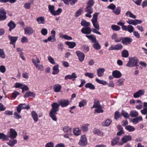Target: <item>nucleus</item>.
Listing matches in <instances>:
<instances>
[{
  "label": "nucleus",
  "mask_w": 147,
  "mask_h": 147,
  "mask_svg": "<svg viewBox=\"0 0 147 147\" xmlns=\"http://www.w3.org/2000/svg\"><path fill=\"white\" fill-rule=\"evenodd\" d=\"M7 25L9 27V30L10 32L14 29L16 26L15 24L12 21H10L8 23Z\"/></svg>",
  "instance_id": "nucleus-20"
},
{
  "label": "nucleus",
  "mask_w": 147,
  "mask_h": 147,
  "mask_svg": "<svg viewBox=\"0 0 147 147\" xmlns=\"http://www.w3.org/2000/svg\"><path fill=\"white\" fill-rule=\"evenodd\" d=\"M112 74L113 77L117 78H120L122 76L121 73L118 70H115L113 71Z\"/></svg>",
  "instance_id": "nucleus-19"
},
{
  "label": "nucleus",
  "mask_w": 147,
  "mask_h": 147,
  "mask_svg": "<svg viewBox=\"0 0 147 147\" xmlns=\"http://www.w3.org/2000/svg\"><path fill=\"white\" fill-rule=\"evenodd\" d=\"M71 80H72L73 81H74L75 79L77 78V76L76 74L75 73H73L71 75Z\"/></svg>",
  "instance_id": "nucleus-61"
},
{
  "label": "nucleus",
  "mask_w": 147,
  "mask_h": 147,
  "mask_svg": "<svg viewBox=\"0 0 147 147\" xmlns=\"http://www.w3.org/2000/svg\"><path fill=\"white\" fill-rule=\"evenodd\" d=\"M35 96V94L33 92H26L24 95V97L25 98H27L30 97H32L34 98Z\"/></svg>",
  "instance_id": "nucleus-24"
},
{
  "label": "nucleus",
  "mask_w": 147,
  "mask_h": 147,
  "mask_svg": "<svg viewBox=\"0 0 147 147\" xmlns=\"http://www.w3.org/2000/svg\"><path fill=\"white\" fill-rule=\"evenodd\" d=\"M31 3H26L24 5V7L26 9H30L31 7Z\"/></svg>",
  "instance_id": "nucleus-63"
},
{
  "label": "nucleus",
  "mask_w": 147,
  "mask_h": 147,
  "mask_svg": "<svg viewBox=\"0 0 147 147\" xmlns=\"http://www.w3.org/2000/svg\"><path fill=\"white\" fill-rule=\"evenodd\" d=\"M30 109V106L29 105H26L25 104H20L16 107L17 111L18 113H20L21 110L22 109H26L27 110Z\"/></svg>",
  "instance_id": "nucleus-8"
},
{
  "label": "nucleus",
  "mask_w": 147,
  "mask_h": 147,
  "mask_svg": "<svg viewBox=\"0 0 147 147\" xmlns=\"http://www.w3.org/2000/svg\"><path fill=\"white\" fill-rule=\"evenodd\" d=\"M92 108H101V107L100 105L99 102L98 100L95 101L94 103V104Z\"/></svg>",
  "instance_id": "nucleus-43"
},
{
  "label": "nucleus",
  "mask_w": 147,
  "mask_h": 147,
  "mask_svg": "<svg viewBox=\"0 0 147 147\" xmlns=\"http://www.w3.org/2000/svg\"><path fill=\"white\" fill-rule=\"evenodd\" d=\"M95 80L98 83L103 85H105L107 84V82L103 80H100L98 78H96Z\"/></svg>",
  "instance_id": "nucleus-49"
},
{
  "label": "nucleus",
  "mask_w": 147,
  "mask_h": 147,
  "mask_svg": "<svg viewBox=\"0 0 147 147\" xmlns=\"http://www.w3.org/2000/svg\"><path fill=\"white\" fill-rule=\"evenodd\" d=\"M41 32L42 35L45 36L48 33V30L46 28H43L41 30Z\"/></svg>",
  "instance_id": "nucleus-59"
},
{
  "label": "nucleus",
  "mask_w": 147,
  "mask_h": 147,
  "mask_svg": "<svg viewBox=\"0 0 147 147\" xmlns=\"http://www.w3.org/2000/svg\"><path fill=\"white\" fill-rule=\"evenodd\" d=\"M105 71L104 68H100L97 69V72L98 77H102L103 75L104 72Z\"/></svg>",
  "instance_id": "nucleus-25"
},
{
  "label": "nucleus",
  "mask_w": 147,
  "mask_h": 147,
  "mask_svg": "<svg viewBox=\"0 0 147 147\" xmlns=\"http://www.w3.org/2000/svg\"><path fill=\"white\" fill-rule=\"evenodd\" d=\"M63 130L65 133L67 135H71V129L68 127L67 126L64 127Z\"/></svg>",
  "instance_id": "nucleus-18"
},
{
  "label": "nucleus",
  "mask_w": 147,
  "mask_h": 147,
  "mask_svg": "<svg viewBox=\"0 0 147 147\" xmlns=\"http://www.w3.org/2000/svg\"><path fill=\"white\" fill-rule=\"evenodd\" d=\"M59 104L56 102H53L51 105L52 108L50 110L49 115V117L54 121H56L57 120L56 115L57 112L59 111V106L62 107H65L68 106L70 103V101L67 99H61L58 101Z\"/></svg>",
  "instance_id": "nucleus-1"
},
{
  "label": "nucleus",
  "mask_w": 147,
  "mask_h": 147,
  "mask_svg": "<svg viewBox=\"0 0 147 147\" xmlns=\"http://www.w3.org/2000/svg\"><path fill=\"white\" fill-rule=\"evenodd\" d=\"M125 129L127 131L129 132L133 131L135 130V128L134 127L130 125L126 126Z\"/></svg>",
  "instance_id": "nucleus-40"
},
{
  "label": "nucleus",
  "mask_w": 147,
  "mask_h": 147,
  "mask_svg": "<svg viewBox=\"0 0 147 147\" xmlns=\"http://www.w3.org/2000/svg\"><path fill=\"white\" fill-rule=\"evenodd\" d=\"M111 28L114 31H119V30L121 29L120 27L115 25H112L111 26Z\"/></svg>",
  "instance_id": "nucleus-46"
},
{
  "label": "nucleus",
  "mask_w": 147,
  "mask_h": 147,
  "mask_svg": "<svg viewBox=\"0 0 147 147\" xmlns=\"http://www.w3.org/2000/svg\"><path fill=\"white\" fill-rule=\"evenodd\" d=\"M85 87L86 88H88L92 90H94L95 89V86L92 84L88 83L86 84Z\"/></svg>",
  "instance_id": "nucleus-30"
},
{
  "label": "nucleus",
  "mask_w": 147,
  "mask_h": 147,
  "mask_svg": "<svg viewBox=\"0 0 147 147\" xmlns=\"http://www.w3.org/2000/svg\"><path fill=\"white\" fill-rule=\"evenodd\" d=\"M0 57L2 59L5 58V55L4 50L2 49H0Z\"/></svg>",
  "instance_id": "nucleus-50"
},
{
  "label": "nucleus",
  "mask_w": 147,
  "mask_h": 147,
  "mask_svg": "<svg viewBox=\"0 0 147 147\" xmlns=\"http://www.w3.org/2000/svg\"><path fill=\"white\" fill-rule=\"evenodd\" d=\"M59 72L58 65H57L54 66L53 68L52 74L53 75L57 74L59 73Z\"/></svg>",
  "instance_id": "nucleus-29"
},
{
  "label": "nucleus",
  "mask_w": 147,
  "mask_h": 147,
  "mask_svg": "<svg viewBox=\"0 0 147 147\" xmlns=\"http://www.w3.org/2000/svg\"><path fill=\"white\" fill-rule=\"evenodd\" d=\"M21 41L22 43H27L28 41V39L25 36H23L21 38Z\"/></svg>",
  "instance_id": "nucleus-57"
},
{
  "label": "nucleus",
  "mask_w": 147,
  "mask_h": 147,
  "mask_svg": "<svg viewBox=\"0 0 147 147\" xmlns=\"http://www.w3.org/2000/svg\"><path fill=\"white\" fill-rule=\"evenodd\" d=\"M127 22L129 25L125 27L123 30L127 31L130 33L133 32L134 31V28L131 25L135 26L138 24H140L142 22V20L137 19H128Z\"/></svg>",
  "instance_id": "nucleus-2"
},
{
  "label": "nucleus",
  "mask_w": 147,
  "mask_h": 147,
  "mask_svg": "<svg viewBox=\"0 0 147 147\" xmlns=\"http://www.w3.org/2000/svg\"><path fill=\"white\" fill-rule=\"evenodd\" d=\"M17 140H10L7 144L9 146L13 147L15 144H17Z\"/></svg>",
  "instance_id": "nucleus-28"
},
{
  "label": "nucleus",
  "mask_w": 147,
  "mask_h": 147,
  "mask_svg": "<svg viewBox=\"0 0 147 147\" xmlns=\"http://www.w3.org/2000/svg\"><path fill=\"white\" fill-rule=\"evenodd\" d=\"M115 5L113 3L110 4L107 7L108 8L112 10L113 11L115 9Z\"/></svg>",
  "instance_id": "nucleus-64"
},
{
  "label": "nucleus",
  "mask_w": 147,
  "mask_h": 147,
  "mask_svg": "<svg viewBox=\"0 0 147 147\" xmlns=\"http://www.w3.org/2000/svg\"><path fill=\"white\" fill-rule=\"evenodd\" d=\"M79 144L82 146H85L87 144V139L85 135L81 136Z\"/></svg>",
  "instance_id": "nucleus-14"
},
{
  "label": "nucleus",
  "mask_w": 147,
  "mask_h": 147,
  "mask_svg": "<svg viewBox=\"0 0 147 147\" xmlns=\"http://www.w3.org/2000/svg\"><path fill=\"white\" fill-rule=\"evenodd\" d=\"M81 24L82 26L85 27L81 29V31L82 33L85 34H89L91 33L92 30L89 27L90 25L89 22H87L85 20H82Z\"/></svg>",
  "instance_id": "nucleus-3"
},
{
  "label": "nucleus",
  "mask_w": 147,
  "mask_h": 147,
  "mask_svg": "<svg viewBox=\"0 0 147 147\" xmlns=\"http://www.w3.org/2000/svg\"><path fill=\"white\" fill-rule=\"evenodd\" d=\"M132 137L129 135H125L121 138V142H119L118 145L119 146L123 145L124 143L131 140Z\"/></svg>",
  "instance_id": "nucleus-7"
},
{
  "label": "nucleus",
  "mask_w": 147,
  "mask_h": 147,
  "mask_svg": "<svg viewBox=\"0 0 147 147\" xmlns=\"http://www.w3.org/2000/svg\"><path fill=\"white\" fill-rule=\"evenodd\" d=\"M20 94V93L17 91H14L12 94L11 97L12 98H15L17 96Z\"/></svg>",
  "instance_id": "nucleus-60"
},
{
  "label": "nucleus",
  "mask_w": 147,
  "mask_h": 147,
  "mask_svg": "<svg viewBox=\"0 0 147 147\" xmlns=\"http://www.w3.org/2000/svg\"><path fill=\"white\" fill-rule=\"evenodd\" d=\"M36 21L37 22L38 24H44L45 23V18L43 16H40L37 18L36 19Z\"/></svg>",
  "instance_id": "nucleus-21"
},
{
  "label": "nucleus",
  "mask_w": 147,
  "mask_h": 147,
  "mask_svg": "<svg viewBox=\"0 0 147 147\" xmlns=\"http://www.w3.org/2000/svg\"><path fill=\"white\" fill-rule=\"evenodd\" d=\"M54 8L55 7L54 5H49L48 6L49 10L51 13L52 15L55 11Z\"/></svg>",
  "instance_id": "nucleus-45"
},
{
  "label": "nucleus",
  "mask_w": 147,
  "mask_h": 147,
  "mask_svg": "<svg viewBox=\"0 0 147 147\" xmlns=\"http://www.w3.org/2000/svg\"><path fill=\"white\" fill-rule=\"evenodd\" d=\"M25 34L30 36L32 35L34 32L33 28L30 26H27L24 28Z\"/></svg>",
  "instance_id": "nucleus-9"
},
{
  "label": "nucleus",
  "mask_w": 147,
  "mask_h": 147,
  "mask_svg": "<svg viewBox=\"0 0 147 147\" xmlns=\"http://www.w3.org/2000/svg\"><path fill=\"white\" fill-rule=\"evenodd\" d=\"M115 45V50H121L123 48V46L121 44H118Z\"/></svg>",
  "instance_id": "nucleus-53"
},
{
  "label": "nucleus",
  "mask_w": 147,
  "mask_h": 147,
  "mask_svg": "<svg viewBox=\"0 0 147 147\" xmlns=\"http://www.w3.org/2000/svg\"><path fill=\"white\" fill-rule=\"evenodd\" d=\"M32 61L36 69L40 71H43L44 70L43 66L40 64H38L40 63V61L37 57H36V60L34 58H32Z\"/></svg>",
  "instance_id": "nucleus-6"
},
{
  "label": "nucleus",
  "mask_w": 147,
  "mask_h": 147,
  "mask_svg": "<svg viewBox=\"0 0 147 147\" xmlns=\"http://www.w3.org/2000/svg\"><path fill=\"white\" fill-rule=\"evenodd\" d=\"M73 132L74 135L78 136L81 134V131L78 128H76L73 129Z\"/></svg>",
  "instance_id": "nucleus-35"
},
{
  "label": "nucleus",
  "mask_w": 147,
  "mask_h": 147,
  "mask_svg": "<svg viewBox=\"0 0 147 147\" xmlns=\"http://www.w3.org/2000/svg\"><path fill=\"white\" fill-rule=\"evenodd\" d=\"M122 56L125 58L129 56V53L126 50H123L121 52Z\"/></svg>",
  "instance_id": "nucleus-44"
},
{
  "label": "nucleus",
  "mask_w": 147,
  "mask_h": 147,
  "mask_svg": "<svg viewBox=\"0 0 147 147\" xmlns=\"http://www.w3.org/2000/svg\"><path fill=\"white\" fill-rule=\"evenodd\" d=\"M9 39L10 41V42L11 44H14L16 42V41L18 39V37L17 36H12L10 35H9L8 36Z\"/></svg>",
  "instance_id": "nucleus-22"
},
{
  "label": "nucleus",
  "mask_w": 147,
  "mask_h": 147,
  "mask_svg": "<svg viewBox=\"0 0 147 147\" xmlns=\"http://www.w3.org/2000/svg\"><path fill=\"white\" fill-rule=\"evenodd\" d=\"M119 140V138L118 137L115 138L111 141V144L112 146H114L116 144Z\"/></svg>",
  "instance_id": "nucleus-41"
},
{
  "label": "nucleus",
  "mask_w": 147,
  "mask_h": 147,
  "mask_svg": "<svg viewBox=\"0 0 147 147\" xmlns=\"http://www.w3.org/2000/svg\"><path fill=\"white\" fill-rule=\"evenodd\" d=\"M86 37L90 39L91 40V42L93 43H94L97 41L94 35H91L90 36H88L87 35H86Z\"/></svg>",
  "instance_id": "nucleus-27"
},
{
  "label": "nucleus",
  "mask_w": 147,
  "mask_h": 147,
  "mask_svg": "<svg viewBox=\"0 0 147 147\" xmlns=\"http://www.w3.org/2000/svg\"><path fill=\"white\" fill-rule=\"evenodd\" d=\"M62 11V9L61 8H59L57 10L54 11L53 15L54 16L58 15L60 14Z\"/></svg>",
  "instance_id": "nucleus-51"
},
{
  "label": "nucleus",
  "mask_w": 147,
  "mask_h": 147,
  "mask_svg": "<svg viewBox=\"0 0 147 147\" xmlns=\"http://www.w3.org/2000/svg\"><path fill=\"white\" fill-rule=\"evenodd\" d=\"M0 139H2L3 141L8 140H9L7 136L3 133H0Z\"/></svg>",
  "instance_id": "nucleus-42"
},
{
  "label": "nucleus",
  "mask_w": 147,
  "mask_h": 147,
  "mask_svg": "<svg viewBox=\"0 0 147 147\" xmlns=\"http://www.w3.org/2000/svg\"><path fill=\"white\" fill-rule=\"evenodd\" d=\"M60 37H62L65 39L67 40H71L72 39V38L71 36H69L67 35H63L60 36Z\"/></svg>",
  "instance_id": "nucleus-55"
},
{
  "label": "nucleus",
  "mask_w": 147,
  "mask_h": 147,
  "mask_svg": "<svg viewBox=\"0 0 147 147\" xmlns=\"http://www.w3.org/2000/svg\"><path fill=\"white\" fill-rule=\"evenodd\" d=\"M6 13L4 9L1 8L0 9V21H3L7 18Z\"/></svg>",
  "instance_id": "nucleus-11"
},
{
  "label": "nucleus",
  "mask_w": 147,
  "mask_h": 147,
  "mask_svg": "<svg viewBox=\"0 0 147 147\" xmlns=\"http://www.w3.org/2000/svg\"><path fill=\"white\" fill-rule=\"evenodd\" d=\"M121 117V115L119 113L118 111H116L115 113L114 118L117 120L119 118Z\"/></svg>",
  "instance_id": "nucleus-52"
},
{
  "label": "nucleus",
  "mask_w": 147,
  "mask_h": 147,
  "mask_svg": "<svg viewBox=\"0 0 147 147\" xmlns=\"http://www.w3.org/2000/svg\"><path fill=\"white\" fill-rule=\"evenodd\" d=\"M129 61L126 65V67H132L135 66H138V60L136 57H129Z\"/></svg>",
  "instance_id": "nucleus-4"
},
{
  "label": "nucleus",
  "mask_w": 147,
  "mask_h": 147,
  "mask_svg": "<svg viewBox=\"0 0 147 147\" xmlns=\"http://www.w3.org/2000/svg\"><path fill=\"white\" fill-rule=\"evenodd\" d=\"M20 113L15 112L14 113L13 117L16 119H20L21 118V116L20 115Z\"/></svg>",
  "instance_id": "nucleus-47"
},
{
  "label": "nucleus",
  "mask_w": 147,
  "mask_h": 147,
  "mask_svg": "<svg viewBox=\"0 0 147 147\" xmlns=\"http://www.w3.org/2000/svg\"><path fill=\"white\" fill-rule=\"evenodd\" d=\"M93 132L94 134H96L99 136H103L104 135L103 132H101L99 130L96 129H94L93 131Z\"/></svg>",
  "instance_id": "nucleus-33"
},
{
  "label": "nucleus",
  "mask_w": 147,
  "mask_h": 147,
  "mask_svg": "<svg viewBox=\"0 0 147 147\" xmlns=\"http://www.w3.org/2000/svg\"><path fill=\"white\" fill-rule=\"evenodd\" d=\"M121 114L123 116L126 118H128L129 117V116L128 113L125 111L123 110H122V111Z\"/></svg>",
  "instance_id": "nucleus-48"
},
{
  "label": "nucleus",
  "mask_w": 147,
  "mask_h": 147,
  "mask_svg": "<svg viewBox=\"0 0 147 147\" xmlns=\"http://www.w3.org/2000/svg\"><path fill=\"white\" fill-rule=\"evenodd\" d=\"M143 119L141 116H139L133 119L132 121V122L135 124L138 123L139 121H142Z\"/></svg>",
  "instance_id": "nucleus-26"
},
{
  "label": "nucleus",
  "mask_w": 147,
  "mask_h": 147,
  "mask_svg": "<svg viewBox=\"0 0 147 147\" xmlns=\"http://www.w3.org/2000/svg\"><path fill=\"white\" fill-rule=\"evenodd\" d=\"M99 13L95 12L93 14L92 19H91V21L93 26L94 28L98 30L100 29L99 25L98 22V16Z\"/></svg>",
  "instance_id": "nucleus-5"
},
{
  "label": "nucleus",
  "mask_w": 147,
  "mask_h": 147,
  "mask_svg": "<svg viewBox=\"0 0 147 147\" xmlns=\"http://www.w3.org/2000/svg\"><path fill=\"white\" fill-rule=\"evenodd\" d=\"M31 114L32 117L34 121L36 122H37L38 121V115L36 111H32L31 113Z\"/></svg>",
  "instance_id": "nucleus-23"
},
{
  "label": "nucleus",
  "mask_w": 147,
  "mask_h": 147,
  "mask_svg": "<svg viewBox=\"0 0 147 147\" xmlns=\"http://www.w3.org/2000/svg\"><path fill=\"white\" fill-rule=\"evenodd\" d=\"M65 43L68 46L69 48L71 49L74 48L76 45V43L73 42L67 41L65 42Z\"/></svg>",
  "instance_id": "nucleus-32"
},
{
  "label": "nucleus",
  "mask_w": 147,
  "mask_h": 147,
  "mask_svg": "<svg viewBox=\"0 0 147 147\" xmlns=\"http://www.w3.org/2000/svg\"><path fill=\"white\" fill-rule=\"evenodd\" d=\"M138 115V112L136 111H130L129 113L130 116L131 117H137Z\"/></svg>",
  "instance_id": "nucleus-37"
},
{
  "label": "nucleus",
  "mask_w": 147,
  "mask_h": 147,
  "mask_svg": "<svg viewBox=\"0 0 147 147\" xmlns=\"http://www.w3.org/2000/svg\"><path fill=\"white\" fill-rule=\"evenodd\" d=\"M61 88V86L59 84L55 85L53 87L54 91L57 92H59L60 91Z\"/></svg>",
  "instance_id": "nucleus-31"
},
{
  "label": "nucleus",
  "mask_w": 147,
  "mask_h": 147,
  "mask_svg": "<svg viewBox=\"0 0 147 147\" xmlns=\"http://www.w3.org/2000/svg\"><path fill=\"white\" fill-rule=\"evenodd\" d=\"M122 43L123 44L127 45L130 44L132 41V39L129 37H126L125 38L122 37Z\"/></svg>",
  "instance_id": "nucleus-13"
},
{
  "label": "nucleus",
  "mask_w": 147,
  "mask_h": 147,
  "mask_svg": "<svg viewBox=\"0 0 147 147\" xmlns=\"http://www.w3.org/2000/svg\"><path fill=\"white\" fill-rule=\"evenodd\" d=\"M89 125V124H84L81 126V129L83 131L87 132L88 130V127Z\"/></svg>",
  "instance_id": "nucleus-38"
},
{
  "label": "nucleus",
  "mask_w": 147,
  "mask_h": 147,
  "mask_svg": "<svg viewBox=\"0 0 147 147\" xmlns=\"http://www.w3.org/2000/svg\"><path fill=\"white\" fill-rule=\"evenodd\" d=\"M145 91L143 90H140L136 92L134 94V96L135 98H138L140 96L144 95Z\"/></svg>",
  "instance_id": "nucleus-17"
},
{
  "label": "nucleus",
  "mask_w": 147,
  "mask_h": 147,
  "mask_svg": "<svg viewBox=\"0 0 147 147\" xmlns=\"http://www.w3.org/2000/svg\"><path fill=\"white\" fill-rule=\"evenodd\" d=\"M92 46L96 50H99L101 48V46L98 41L94 43Z\"/></svg>",
  "instance_id": "nucleus-36"
},
{
  "label": "nucleus",
  "mask_w": 147,
  "mask_h": 147,
  "mask_svg": "<svg viewBox=\"0 0 147 147\" xmlns=\"http://www.w3.org/2000/svg\"><path fill=\"white\" fill-rule=\"evenodd\" d=\"M87 103L86 100L83 99L79 102L78 106L80 107H84L86 104Z\"/></svg>",
  "instance_id": "nucleus-34"
},
{
  "label": "nucleus",
  "mask_w": 147,
  "mask_h": 147,
  "mask_svg": "<svg viewBox=\"0 0 147 147\" xmlns=\"http://www.w3.org/2000/svg\"><path fill=\"white\" fill-rule=\"evenodd\" d=\"M48 60L49 62L52 64H55V63L54 60V59L51 56H49L48 57Z\"/></svg>",
  "instance_id": "nucleus-58"
},
{
  "label": "nucleus",
  "mask_w": 147,
  "mask_h": 147,
  "mask_svg": "<svg viewBox=\"0 0 147 147\" xmlns=\"http://www.w3.org/2000/svg\"><path fill=\"white\" fill-rule=\"evenodd\" d=\"M84 10L87 13L85 15V16L90 18H91L92 17L91 14L93 12V8L92 7L87 6L84 9Z\"/></svg>",
  "instance_id": "nucleus-12"
},
{
  "label": "nucleus",
  "mask_w": 147,
  "mask_h": 147,
  "mask_svg": "<svg viewBox=\"0 0 147 147\" xmlns=\"http://www.w3.org/2000/svg\"><path fill=\"white\" fill-rule=\"evenodd\" d=\"M121 11V7H118L113 10V12L115 15H118L120 14Z\"/></svg>",
  "instance_id": "nucleus-39"
},
{
  "label": "nucleus",
  "mask_w": 147,
  "mask_h": 147,
  "mask_svg": "<svg viewBox=\"0 0 147 147\" xmlns=\"http://www.w3.org/2000/svg\"><path fill=\"white\" fill-rule=\"evenodd\" d=\"M17 136V133L15 130L11 128L9 132V135L6 136H7L8 139L9 137H10L12 139H14L16 138Z\"/></svg>",
  "instance_id": "nucleus-10"
},
{
  "label": "nucleus",
  "mask_w": 147,
  "mask_h": 147,
  "mask_svg": "<svg viewBox=\"0 0 147 147\" xmlns=\"http://www.w3.org/2000/svg\"><path fill=\"white\" fill-rule=\"evenodd\" d=\"M84 75L90 78H92L94 77V74L91 73H86L84 74Z\"/></svg>",
  "instance_id": "nucleus-56"
},
{
  "label": "nucleus",
  "mask_w": 147,
  "mask_h": 147,
  "mask_svg": "<svg viewBox=\"0 0 147 147\" xmlns=\"http://www.w3.org/2000/svg\"><path fill=\"white\" fill-rule=\"evenodd\" d=\"M76 54L77 56L78 57V59L80 61L82 62L84 59L85 55L84 54L80 51H77L76 52Z\"/></svg>",
  "instance_id": "nucleus-15"
},
{
  "label": "nucleus",
  "mask_w": 147,
  "mask_h": 147,
  "mask_svg": "<svg viewBox=\"0 0 147 147\" xmlns=\"http://www.w3.org/2000/svg\"><path fill=\"white\" fill-rule=\"evenodd\" d=\"M21 89L22 90V92H24L25 91H27L29 90L28 86L24 84H23Z\"/></svg>",
  "instance_id": "nucleus-62"
},
{
  "label": "nucleus",
  "mask_w": 147,
  "mask_h": 147,
  "mask_svg": "<svg viewBox=\"0 0 147 147\" xmlns=\"http://www.w3.org/2000/svg\"><path fill=\"white\" fill-rule=\"evenodd\" d=\"M47 38L49 41L51 42H54L56 41L55 37L51 35L49 37Z\"/></svg>",
  "instance_id": "nucleus-54"
},
{
  "label": "nucleus",
  "mask_w": 147,
  "mask_h": 147,
  "mask_svg": "<svg viewBox=\"0 0 147 147\" xmlns=\"http://www.w3.org/2000/svg\"><path fill=\"white\" fill-rule=\"evenodd\" d=\"M111 38L114 40L115 42L117 43L121 42L122 39V37H118L117 34L114 33L112 34L111 36Z\"/></svg>",
  "instance_id": "nucleus-16"
}]
</instances>
